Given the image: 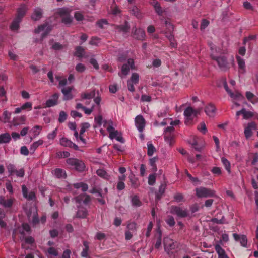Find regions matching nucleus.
<instances>
[{"mask_svg": "<svg viewBox=\"0 0 258 258\" xmlns=\"http://www.w3.org/2000/svg\"><path fill=\"white\" fill-rule=\"evenodd\" d=\"M87 212L85 209L80 208L77 212L76 217L78 218H84L86 217Z\"/></svg>", "mask_w": 258, "mask_h": 258, "instance_id": "obj_32", "label": "nucleus"}, {"mask_svg": "<svg viewBox=\"0 0 258 258\" xmlns=\"http://www.w3.org/2000/svg\"><path fill=\"white\" fill-rule=\"evenodd\" d=\"M201 141V139L195 136H191L190 139L188 140V143L192 146L195 145H198V143Z\"/></svg>", "mask_w": 258, "mask_h": 258, "instance_id": "obj_40", "label": "nucleus"}, {"mask_svg": "<svg viewBox=\"0 0 258 258\" xmlns=\"http://www.w3.org/2000/svg\"><path fill=\"white\" fill-rule=\"evenodd\" d=\"M67 164L72 169L82 172L85 170V165L81 161L76 158H68L66 161Z\"/></svg>", "mask_w": 258, "mask_h": 258, "instance_id": "obj_1", "label": "nucleus"}, {"mask_svg": "<svg viewBox=\"0 0 258 258\" xmlns=\"http://www.w3.org/2000/svg\"><path fill=\"white\" fill-rule=\"evenodd\" d=\"M215 249L218 254V258H229L226 254L224 250L219 245H216Z\"/></svg>", "mask_w": 258, "mask_h": 258, "instance_id": "obj_23", "label": "nucleus"}, {"mask_svg": "<svg viewBox=\"0 0 258 258\" xmlns=\"http://www.w3.org/2000/svg\"><path fill=\"white\" fill-rule=\"evenodd\" d=\"M26 116L24 115L21 116L18 118H15L13 119V124L14 126H17L20 124H24L26 121Z\"/></svg>", "mask_w": 258, "mask_h": 258, "instance_id": "obj_30", "label": "nucleus"}, {"mask_svg": "<svg viewBox=\"0 0 258 258\" xmlns=\"http://www.w3.org/2000/svg\"><path fill=\"white\" fill-rule=\"evenodd\" d=\"M132 204L133 206L139 207L141 206L142 202L140 200L139 197L137 196H134L131 198Z\"/></svg>", "mask_w": 258, "mask_h": 258, "instance_id": "obj_37", "label": "nucleus"}, {"mask_svg": "<svg viewBox=\"0 0 258 258\" xmlns=\"http://www.w3.org/2000/svg\"><path fill=\"white\" fill-rule=\"evenodd\" d=\"M139 80V75L136 73H134L132 74L131 79L130 80H128V81H130L131 82L134 83V84H137L138 83Z\"/></svg>", "mask_w": 258, "mask_h": 258, "instance_id": "obj_47", "label": "nucleus"}, {"mask_svg": "<svg viewBox=\"0 0 258 258\" xmlns=\"http://www.w3.org/2000/svg\"><path fill=\"white\" fill-rule=\"evenodd\" d=\"M11 140V136L8 133L0 135V144L9 143Z\"/></svg>", "mask_w": 258, "mask_h": 258, "instance_id": "obj_27", "label": "nucleus"}, {"mask_svg": "<svg viewBox=\"0 0 258 258\" xmlns=\"http://www.w3.org/2000/svg\"><path fill=\"white\" fill-rule=\"evenodd\" d=\"M43 141L42 140H39L36 142H34L30 148V150L33 153L35 150L40 146L42 145Z\"/></svg>", "mask_w": 258, "mask_h": 258, "instance_id": "obj_38", "label": "nucleus"}, {"mask_svg": "<svg viewBox=\"0 0 258 258\" xmlns=\"http://www.w3.org/2000/svg\"><path fill=\"white\" fill-rule=\"evenodd\" d=\"M209 24V22L206 19H203L202 21L200 28L201 30L205 29Z\"/></svg>", "mask_w": 258, "mask_h": 258, "instance_id": "obj_64", "label": "nucleus"}, {"mask_svg": "<svg viewBox=\"0 0 258 258\" xmlns=\"http://www.w3.org/2000/svg\"><path fill=\"white\" fill-rule=\"evenodd\" d=\"M27 10L28 8L26 6H21L18 10V15L16 18H20V20H22V18L25 15Z\"/></svg>", "mask_w": 258, "mask_h": 258, "instance_id": "obj_24", "label": "nucleus"}, {"mask_svg": "<svg viewBox=\"0 0 258 258\" xmlns=\"http://www.w3.org/2000/svg\"><path fill=\"white\" fill-rule=\"evenodd\" d=\"M196 195L198 198H207L215 197V191L204 187H200L195 189Z\"/></svg>", "mask_w": 258, "mask_h": 258, "instance_id": "obj_2", "label": "nucleus"}, {"mask_svg": "<svg viewBox=\"0 0 258 258\" xmlns=\"http://www.w3.org/2000/svg\"><path fill=\"white\" fill-rule=\"evenodd\" d=\"M85 54V49L81 46H77L75 48L74 55L79 58H81Z\"/></svg>", "mask_w": 258, "mask_h": 258, "instance_id": "obj_31", "label": "nucleus"}, {"mask_svg": "<svg viewBox=\"0 0 258 258\" xmlns=\"http://www.w3.org/2000/svg\"><path fill=\"white\" fill-rule=\"evenodd\" d=\"M3 118L2 119V121L6 123L9 122L11 119V113L8 111L6 110L3 112Z\"/></svg>", "mask_w": 258, "mask_h": 258, "instance_id": "obj_39", "label": "nucleus"}, {"mask_svg": "<svg viewBox=\"0 0 258 258\" xmlns=\"http://www.w3.org/2000/svg\"><path fill=\"white\" fill-rule=\"evenodd\" d=\"M27 217L30 221H31L33 225H36L39 223V218L38 217L37 209L35 206H32L26 211Z\"/></svg>", "mask_w": 258, "mask_h": 258, "instance_id": "obj_4", "label": "nucleus"}, {"mask_svg": "<svg viewBox=\"0 0 258 258\" xmlns=\"http://www.w3.org/2000/svg\"><path fill=\"white\" fill-rule=\"evenodd\" d=\"M52 29V26L49 25L47 23L44 24L43 25H40L38 27L37 29L35 30V32L36 33H39L42 31H43L44 33L42 34V37H45L48 33L50 32Z\"/></svg>", "mask_w": 258, "mask_h": 258, "instance_id": "obj_10", "label": "nucleus"}, {"mask_svg": "<svg viewBox=\"0 0 258 258\" xmlns=\"http://www.w3.org/2000/svg\"><path fill=\"white\" fill-rule=\"evenodd\" d=\"M72 142L66 138H62L60 140V144L64 147H70L72 145Z\"/></svg>", "mask_w": 258, "mask_h": 258, "instance_id": "obj_44", "label": "nucleus"}, {"mask_svg": "<svg viewBox=\"0 0 258 258\" xmlns=\"http://www.w3.org/2000/svg\"><path fill=\"white\" fill-rule=\"evenodd\" d=\"M166 222L170 226H173L175 224L174 218L171 216L168 217L166 220Z\"/></svg>", "mask_w": 258, "mask_h": 258, "instance_id": "obj_60", "label": "nucleus"}, {"mask_svg": "<svg viewBox=\"0 0 258 258\" xmlns=\"http://www.w3.org/2000/svg\"><path fill=\"white\" fill-rule=\"evenodd\" d=\"M156 174H152L149 175L148 180V184L150 185H154L156 181Z\"/></svg>", "mask_w": 258, "mask_h": 258, "instance_id": "obj_52", "label": "nucleus"}, {"mask_svg": "<svg viewBox=\"0 0 258 258\" xmlns=\"http://www.w3.org/2000/svg\"><path fill=\"white\" fill-rule=\"evenodd\" d=\"M204 145L202 140L198 143V145H195L192 147L197 151H201L204 148Z\"/></svg>", "mask_w": 258, "mask_h": 258, "instance_id": "obj_62", "label": "nucleus"}, {"mask_svg": "<svg viewBox=\"0 0 258 258\" xmlns=\"http://www.w3.org/2000/svg\"><path fill=\"white\" fill-rule=\"evenodd\" d=\"M200 110H194L192 107H187L184 112V115L186 117L185 121V124H187L190 123L193 118L196 116L197 114L199 113Z\"/></svg>", "mask_w": 258, "mask_h": 258, "instance_id": "obj_5", "label": "nucleus"}, {"mask_svg": "<svg viewBox=\"0 0 258 258\" xmlns=\"http://www.w3.org/2000/svg\"><path fill=\"white\" fill-rule=\"evenodd\" d=\"M164 244L165 250L170 256H171L173 253L171 250L175 249L176 243L172 239L167 238L164 240Z\"/></svg>", "mask_w": 258, "mask_h": 258, "instance_id": "obj_7", "label": "nucleus"}, {"mask_svg": "<svg viewBox=\"0 0 258 258\" xmlns=\"http://www.w3.org/2000/svg\"><path fill=\"white\" fill-rule=\"evenodd\" d=\"M135 125L140 132H142L145 126L146 121L143 116L139 115L135 118Z\"/></svg>", "mask_w": 258, "mask_h": 258, "instance_id": "obj_12", "label": "nucleus"}, {"mask_svg": "<svg viewBox=\"0 0 258 258\" xmlns=\"http://www.w3.org/2000/svg\"><path fill=\"white\" fill-rule=\"evenodd\" d=\"M47 252L49 254L55 256H57L58 255L57 250L53 247H51L49 248L47 250Z\"/></svg>", "mask_w": 258, "mask_h": 258, "instance_id": "obj_57", "label": "nucleus"}, {"mask_svg": "<svg viewBox=\"0 0 258 258\" xmlns=\"http://www.w3.org/2000/svg\"><path fill=\"white\" fill-rule=\"evenodd\" d=\"M150 3L154 7L156 13L159 15H162L163 11L158 2L156 0H151Z\"/></svg>", "mask_w": 258, "mask_h": 258, "instance_id": "obj_20", "label": "nucleus"}, {"mask_svg": "<svg viewBox=\"0 0 258 258\" xmlns=\"http://www.w3.org/2000/svg\"><path fill=\"white\" fill-rule=\"evenodd\" d=\"M133 37L137 40H144L146 37L145 32L142 29L136 28L133 32Z\"/></svg>", "mask_w": 258, "mask_h": 258, "instance_id": "obj_15", "label": "nucleus"}, {"mask_svg": "<svg viewBox=\"0 0 258 258\" xmlns=\"http://www.w3.org/2000/svg\"><path fill=\"white\" fill-rule=\"evenodd\" d=\"M23 110L29 109L31 110L32 108V104L31 102H27L24 104L22 106Z\"/></svg>", "mask_w": 258, "mask_h": 258, "instance_id": "obj_63", "label": "nucleus"}, {"mask_svg": "<svg viewBox=\"0 0 258 258\" xmlns=\"http://www.w3.org/2000/svg\"><path fill=\"white\" fill-rule=\"evenodd\" d=\"M130 181L131 183V185L134 188H137L140 186V183L138 179L136 178L134 175H131L129 176Z\"/></svg>", "mask_w": 258, "mask_h": 258, "instance_id": "obj_28", "label": "nucleus"}, {"mask_svg": "<svg viewBox=\"0 0 258 258\" xmlns=\"http://www.w3.org/2000/svg\"><path fill=\"white\" fill-rule=\"evenodd\" d=\"M165 141L172 145L174 142V135L172 134H169L168 135H165L164 136Z\"/></svg>", "mask_w": 258, "mask_h": 258, "instance_id": "obj_48", "label": "nucleus"}, {"mask_svg": "<svg viewBox=\"0 0 258 258\" xmlns=\"http://www.w3.org/2000/svg\"><path fill=\"white\" fill-rule=\"evenodd\" d=\"M100 41V39L96 37H92L89 44L92 45L97 46Z\"/></svg>", "mask_w": 258, "mask_h": 258, "instance_id": "obj_58", "label": "nucleus"}, {"mask_svg": "<svg viewBox=\"0 0 258 258\" xmlns=\"http://www.w3.org/2000/svg\"><path fill=\"white\" fill-rule=\"evenodd\" d=\"M229 95L233 99H240L244 98L243 96H242L240 93H239L238 92H236L235 93H232V92H230L229 93Z\"/></svg>", "mask_w": 258, "mask_h": 258, "instance_id": "obj_46", "label": "nucleus"}, {"mask_svg": "<svg viewBox=\"0 0 258 258\" xmlns=\"http://www.w3.org/2000/svg\"><path fill=\"white\" fill-rule=\"evenodd\" d=\"M72 89V87H67L62 89L61 91L64 96V99L66 100H70L73 98V96L71 93Z\"/></svg>", "mask_w": 258, "mask_h": 258, "instance_id": "obj_21", "label": "nucleus"}, {"mask_svg": "<svg viewBox=\"0 0 258 258\" xmlns=\"http://www.w3.org/2000/svg\"><path fill=\"white\" fill-rule=\"evenodd\" d=\"M221 161L224 165L225 166V167L226 169L227 170V171L230 173V164L229 162L225 158L223 157L221 158Z\"/></svg>", "mask_w": 258, "mask_h": 258, "instance_id": "obj_50", "label": "nucleus"}, {"mask_svg": "<svg viewBox=\"0 0 258 258\" xmlns=\"http://www.w3.org/2000/svg\"><path fill=\"white\" fill-rule=\"evenodd\" d=\"M238 67L239 74H244L246 72V65L244 60L239 56L236 57Z\"/></svg>", "mask_w": 258, "mask_h": 258, "instance_id": "obj_14", "label": "nucleus"}, {"mask_svg": "<svg viewBox=\"0 0 258 258\" xmlns=\"http://www.w3.org/2000/svg\"><path fill=\"white\" fill-rule=\"evenodd\" d=\"M74 17L77 21H82L84 19L83 14L80 12H76L74 14Z\"/></svg>", "mask_w": 258, "mask_h": 258, "instance_id": "obj_61", "label": "nucleus"}, {"mask_svg": "<svg viewBox=\"0 0 258 258\" xmlns=\"http://www.w3.org/2000/svg\"><path fill=\"white\" fill-rule=\"evenodd\" d=\"M54 174L57 178H64L66 176L65 171L59 168L54 171Z\"/></svg>", "mask_w": 258, "mask_h": 258, "instance_id": "obj_35", "label": "nucleus"}, {"mask_svg": "<svg viewBox=\"0 0 258 258\" xmlns=\"http://www.w3.org/2000/svg\"><path fill=\"white\" fill-rule=\"evenodd\" d=\"M58 97H59L58 94L55 93L52 96V99H50L46 101V106L48 107H50L53 106L55 105L56 104H57V100L58 99Z\"/></svg>", "mask_w": 258, "mask_h": 258, "instance_id": "obj_19", "label": "nucleus"}, {"mask_svg": "<svg viewBox=\"0 0 258 258\" xmlns=\"http://www.w3.org/2000/svg\"><path fill=\"white\" fill-rule=\"evenodd\" d=\"M15 201V199L14 198H10L6 200L5 197L0 196V205L5 208L12 207Z\"/></svg>", "mask_w": 258, "mask_h": 258, "instance_id": "obj_13", "label": "nucleus"}, {"mask_svg": "<svg viewBox=\"0 0 258 258\" xmlns=\"http://www.w3.org/2000/svg\"><path fill=\"white\" fill-rule=\"evenodd\" d=\"M67 114L65 112L62 111L59 113V116L58 120L60 122L62 123L64 122L67 119Z\"/></svg>", "mask_w": 258, "mask_h": 258, "instance_id": "obj_59", "label": "nucleus"}, {"mask_svg": "<svg viewBox=\"0 0 258 258\" xmlns=\"http://www.w3.org/2000/svg\"><path fill=\"white\" fill-rule=\"evenodd\" d=\"M90 126V125L88 122L83 123L81 124V128L80 132V134L82 135L84 132L88 129Z\"/></svg>", "mask_w": 258, "mask_h": 258, "instance_id": "obj_53", "label": "nucleus"}, {"mask_svg": "<svg viewBox=\"0 0 258 258\" xmlns=\"http://www.w3.org/2000/svg\"><path fill=\"white\" fill-rule=\"evenodd\" d=\"M216 111L215 107L212 104H209L205 107V112L210 117L214 116Z\"/></svg>", "mask_w": 258, "mask_h": 258, "instance_id": "obj_18", "label": "nucleus"}, {"mask_svg": "<svg viewBox=\"0 0 258 258\" xmlns=\"http://www.w3.org/2000/svg\"><path fill=\"white\" fill-rule=\"evenodd\" d=\"M61 21L66 25H70L73 21V18L71 17L70 14L68 16H64L61 18Z\"/></svg>", "mask_w": 258, "mask_h": 258, "instance_id": "obj_43", "label": "nucleus"}, {"mask_svg": "<svg viewBox=\"0 0 258 258\" xmlns=\"http://www.w3.org/2000/svg\"><path fill=\"white\" fill-rule=\"evenodd\" d=\"M43 15V11L40 8H36L34 10L33 13L31 15V18L34 21H38L40 19Z\"/></svg>", "mask_w": 258, "mask_h": 258, "instance_id": "obj_17", "label": "nucleus"}, {"mask_svg": "<svg viewBox=\"0 0 258 258\" xmlns=\"http://www.w3.org/2000/svg\"><path fill=\"white\" fill-rule=\"evenodd\" d=\"M234 239L237 241H239L241 245L245 246L247 244V239L244 235H239L237 234H233V235Z\"/></svg>", "mask_w": 258, "mask_h": 258, "instance_id": "obj_26", "label": "nucleus"}, {"mask_svg": "<svg viewBox=\"0 0 258 258\" xmlns=\"http://www.w3.org/2000/svg\"><path fill=\"white\" fill-rule=\"evenodd\" d=\"M117 29L119 30L123 31V32H127L130 29V26L128 25V23L125 22L123 25H119L117 26Z\"/></svg>", "mask_w": 258, "mask_h": 258, "instance_id": "obj_45", "label": "nucleus"}, {"mask_svg": "<svg viewBox=\"0 0 258 258\" xmlns=\"http://www.w3.org/2000/svg\"><path fill=\"white\" fill-rule=\"evenodd\" d=\"M213 59L215 60L220 69L222 71H226L229 69V64L227 61V59L225 57H216L211 55Z\"/></svg>", "mask_w": 258, "mask_h": 258, "instance_id": "obj_8", "label": "nucleus"}, {"mask_svg": "<svg viewBox=\"0 0 258 258\" xmlns=\"http://www.w3.org/2000/svg\"><path fill=\"white\" fill-rule=\"evenodd\" d=\"M96 174L100 177L103 178L106 180H109L110 178V175L104 169H98L96 171Z\"/></svg>", "mask_w": 258, "mask_h": 258, "instance_id": "obj_29", "label": "nucleus"}, {"mask_svg": "<svg viewBox=\"0 0 258 258\" xmlns=\"http://www.w3.org/2000/svg\"><path fill=\"white\" fill-rule=\"evenodd\" d=\"M72 10L68 8H61L57 10V14L62 18L71 14Z\"/></svg>", "mask_w": 258, "mask_h": 258, "instance_id": "obj_22", "label": "nucleus"}, {"mask_svg": "<svg viewBox=\"0 0 258 258\" xmlns=\"http://www.w3.org/2000/svg\"><path fill=\"white\" fill-rule=\"evenodd\" d=\"M83 245L84 246V248L81 252V255L82 257H86L88 255V252L89 251V243L87 241H85L83 242Z\"/></svg>", "mask_w": 258, "mask_h": 258, "instance_id": "obj_33", "label": "nucleus"}, {"mask_svg": "<svg viewBox=\"0 0 258 258\" xmlns=\"http://www.w3.org/2000/svg\"><path fill=\"white\" fill-rule=\"evenodd\" d=\"M170 213L180 218L187 217L189 215L188 210L186 208L176 206L170 207Z\"/></svg>", "mask_w": 258, "mask_h": 258, "instance_id": "obj_3", "label": "nucleus"}, {"mask_svg": "<svg viewBox=\"0 0 258 258\" xmlns=\"http://www.w3.org/2000/svg\"><path fill=\"white\" fill-rule=\"evenodd\" d=\"M95 96V90H92L89 93H84L81 94L82 99H90L94 97Z\"/></svg>", "mask_w": 258, "mask_h": 258, "instance_id": "obj_36", "label": "nucleus"}, {"mask_svg": "<svg viewBox=\"0 0 258 258\" xmlns=\"http://www.w3.org/2000/svg\"><path fill=\"white\" fill-rule=\"evenodd\" d=\"M21 20L20 18H16L12 22L11 25V29L12 30H17L19 28V23Z\"/></svg>", "mask_w": 258, "mask_h": 258, "instance_id": "obj_34", "label": "nucleus"}, {"mask_svg": "<svg viewBox=\"0 0 258 258\" xmlns=\"http://www.w3.org/2000/svg\"><path fill=\"white\" fill-rule=\"evenodd\" d=\"M7 169L11 175L14 174H16L18 177H23L24 175V170L21 169L19 170H17L14 165L9 164L7 166Z\"/></svg>", "mask_w": 258, "mask_h": 258, "instance_id": "obj_11", "label": "nucleus"}, {"mask_svg": "<svg viewBox=\"0 0 258 258\" xmlns=\"http://www.w3.org/2000/svg\"><path fill=\"white\" fill-rule=\"evenodd\" d=\"M131 13L136 17L138 19H141L143 17V14L140 10L136 6H133L130 10Z\"/></svg>", "mask_w": 258, "mask_h": 258, "instance_id": "obj_25", "label": "nucleus"}, {"mask_svg": "<svg viewBox=\"0 0 258 258\" xmlns=\"http://www.w3.org/2000/svg\"><path fill=\"white\" fill-rule=\"evenodd\" d=\"M130 69H135L134 61L131 58L128 59L127 63L122 65L121 72L118 73L119 76L121 78L126 76L128 74Z\"/></svg>", "mask_w": 258, "mask_h": 258, "instance_id": "obj_6", "label": "nucleus"}, {"mask_svg": "<svg viewBox=\"0 0 258 258\" xmlns=\"http://www.w3.org/2000/svg\"><path fill=\"white\" fill-rule=\"evenodd\" d=\"M109 132V137L110 139H113L114 138L116 139L117 141L123 143V139L121 137L120 134L117 131L115 130L113 127H112V130H110Z\"/></svg>", "mask_w": 258, "mask_h": 258, "instance_id": "obj_16", "label": "nucleus"}, {"mask_svg": "<svg viewBox=\"0 0 258 258\" xmlns=\"http://www.w3.org/2000/svg\"><path fill=\"white\" fill-rule=\"evenodd\" d=\"M257 129L256 124L255 122H251L247 124L245 127L244 133L246 139H249L252 135V131Z\"/></svg>", "mask_w": 258, "mask_h": 258, "instance_id": "obj_9", "label": "nucleus"}, {"mask_svg": "<svg viewBox=\"0 0 258 258\" xmlns=\"http://www.w3.org/2000/svg\"><path fill=\"white\" fill-rule=\"evenodd\" d=\"M102 124L103 126L105 128H106L107 131H110V130H112L113 123V122L111 120H104L102 122Z\"/></svg>", "mask_w": 258, "mask_h": 258, "instance_id": "obj_41", "label": "nucleus"}, {"mask_svg": "<svg viewBox=\"0 0 258 258\" xmlns=\"http://www.w3.org/2000/svg\"><path fill=\"white\" fill-rule=\"evenodd\" d=\"M198 130L203 134H205L207 132V128L205 123L204 122L200 123V124L198 126Z\"/></svg>", "mask_w": 258, "mask_h": 258, "instance_id": "obj_56", "label": "nucleus"}, {"mask_svg": "<svg viewBox=\"0 0 258 258\" xmlns=\"http://www.w3.org/2000/svg\"><path fill=\"white\" fill-rule=\"evenodd\" d=\"M158 158L157 157H154L151 158L149 160L150 164L152 167L154 171H156L157 170V168L156 165V162Z\"/></svg>", "mask_w": 258, "mask_h": 258, "instance_id": "obj_49", "label": "nucleus"}, {"mask_svg": "<svg viewBox=\"0 0 258 258\" xmlns=\"http://www.w3.org/2000/svg\"><path fill=\"white\" fill-rule=\"evenodd\" d=\"M138 226L136 223L134 222H130L127 225V230L130 231L133 233L137 231Z\"/></svg>", "mask_w": 258, "mask_h": 258, "instance_id": "obj_42", "label": "nucleus"}, {"mask_svg": "<svg viewBox=\"0 0 258 258\" xmlns=\"http://www.w3.org/2000/svg\"><path fill=\"white\" fill-rule=\"evenodd\" d=\"M147 146H148L147 154L149 156H151L153 154V153L155 151L156 149H155V147H154V146L151 143H148L147 144Z\"/></svg>", "mask_w": 258, "mask_h": 258, "instance_id": "obj_51", "label": "nucleus"}, {"mask_svg": "<svg viewBox=\"0 0 258 258\" xmlns=\"http://www.w3.org/2000/svg\"><path fill=\"white\" fill-rule=\"evenodd\" d=\"M75 70L79 73H82L86 70V67L82 63H78L76 66Z\"/></svg>", "mask_w": 258, "mask_h": 258, "instance_id": "obj_55", "label": "nucleus"}, {"mask_svg": "<svg viewBox=\"0 0 258 258\" xmlns=\"http://www.w3.org/2000/svg\"><path fill=\"white\" fill-rule=\"evenodd\" d=\"M242 115L243 116V118L246 119L252 117L253 115L252 112L246 111L244 108L243 109Z\"/></svg>", "mask_w": 258, "mask_h": 258, "instance_id": "obj_54", "label": "nucleus"}]
</instances>
